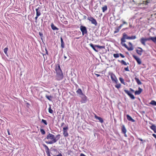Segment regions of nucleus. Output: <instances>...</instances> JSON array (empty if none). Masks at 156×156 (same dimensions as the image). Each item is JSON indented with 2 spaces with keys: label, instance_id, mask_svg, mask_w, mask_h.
<instances>
[{
  "label": "nucleus",
  "instance_id": "nucleus-1",
  "mask_svg": "<svg viewBox=\"0 0 156 156\" xmlns=\"http://www.w3.org/2000/svg\"><path fill=\"white\" fill-rule=\"evenodd\" d=\"M60 135L58 134L55 137L52 134L49 133L47 136L44 140H51L50 141H45V142L48 144H52L56 143L60 138Z\"/></svg>",
  "mask_w": 156,
  "mask_h": 156
},
{
  "label": "nucleus",
  "instance_id": "nucleus-2",
  "mask_svg": "<svg viewBox=\"0 0 156 156\" xmlns=\"http://www.w3.org/2000/svg\"><path fill=\"white\" fill-rule=\"evenodd\" d=\"M56 72V78L58 80H62L63 77V74L61 69L60 66L58 65V67L55 68Z\"/></svg>",
  "mask_w": 156,
  "mask_h": 156
},
{
  "label": "nucleus",
  "instance_id": "nucleus-3",
  "mask_svg": "<svg viewBox=\"0 0 156 156\" xmlns=\"http://www.w3.org/2000/svg\"><path fill=\"white\" fill-rule=\"evenodd\" d=\"M130 91H129L128 90L124 89V91L125 92L126 94L132 99H134L135 98L134 95L132 94L130 91L133 93L135 92L134 90L131 88H129Z\"/></svg>",
  "mask_w": 156,
  "mask_h": 156
},
{
  "label": "nucleus",
  "instance_id": "nucleus-4",
  "mask_svg": "<svg viewBox=\"0 0 156 156\" xmlns=\"http://www.w3.org/2000/svg\"><path fill=\"white\" fill-rule=\"evenodd\" d=\"M109 75L110 76L112 81L113 82L117 83L118 80L115 74H114L112 73H109Z\"/></svg>",
  "mask_w": 156,
  "mask_h": 156
},
{
  "label": "nucleus",
  "instance_id": "nucleus-5",
  "mask_svg": "<svg viewBox=\"0 0 156 156\" xmlns=\"http://www.w3.org/2000/svg\"><path fill=\"white\" fill-rule=\"evenodd\" d=\"M87 20L91 22L92 24H94L95 26L97 25V23L96 20L93 17L91 16H88L87 18Z\"/></svg>",
  "mask_w": 156,
  "mask_h": 156
},
{
  "label": "nucleus",
  "instance_id": "nucleus-6",
  "mask_svg": "<svg viewBox=\"0 0 156 156\" xmlns=\"http://www.w3.org/2000/svg\"><path fill=\"white\" fill-rule=\"evenodd\" d=\"M68 129L69 127L68 126L63 128V135L65 137H67L69 136L68 132Z\"/></svg>",
  "mask_w": 156,
  "mask_h": 156
},
{
  "label": "nucleus",
  "instance_id": "nucleus-7",
  "mask_svg": "<svg viewBox=\"0 0 156 156\" xmlns=\"http://www.w3.org/2000/svg\"><path fill=\"white\" fill-rule=\"evenodd\" d=\"M150 37L147 38L142 37L140 38V41L142 44H143L144 46H145L146 45L145 44L146 42L147 41H149L150 40Z\"/></svg>",
  "mask_w": 156,
  "mask_h": 156
},
{
  "label": "nucleus",
  "instance_id": "nucleus-8",
  "mask_svg": "<svg viewBox=\"0 0 156 156\" xmlns=\"http://www.w3.org/2000/svg\"><path fill=\"white\" fill-rule=\"evenodd\" d=\"M80 30L82 32L83 35L87 34V31L85 27L82 25L81 26H80Z\"/></svg>",
  "mask_w": 156,
  "mask_h": 156
},
{
  "label": "nucleus",
  "instance_id": "nucleus-9",
  "mask_svg": "<svg viewBox=\"0 0 156 156\" xmlns=\"http://www.w3.org/2000/svg\"><path fill=\"white\" fill-rule=\"evenodd\" d=\"M80 97L81 99L80 101L81 103H84L87 102V98L84 94L81 96H80Z\"/></svg>",
  "mask_w": 156,
  "mask_h": 156
},
{
  "label": "nucleus",
  "instance_id": "nucleus-10",
  "mask_svg": "<svg viewBox=\"0 0 156 156\" xmlns=\"http://www.w3.org/2000/svg\"><path fill=\"white\" fill-rule=\"evenodd\" d=\"M132 56L136 60L138 65H140L141 64L142 61L140 58L134 55H132Z\"/></svg>",
  "mask_w": 156,
  "mask_h": 156
},
{
  "label": "nucleus",
  "instance_id": "nucleus-11",
  "mask_svg": "<svg viewBox=\"0 0 156 156\" xmlns=\"http://www.w3.org/2000/svg\"><path fill=\"white\" fill-rule=\"evenodd\" d=\"M137 48L140 50L136 49V52L138 55L140 56L142 54L143 50L142 48L140 47H138Z\"/></svg>",
  "mask_w": 156,
  "mask_h": 156
},
{
  "label": "nucleus",
  "instance_id": "nucleus-12",
  "mask_svg": "<svg viewBox=\"0 0 156 156\" xmlns=\"http://www.w3.org/2000/svg\"><path fill=\"white\" fill-rule=\"evenodd\" d=\"M121 44H122V45L125 48H127V50L129 51H132L133 49V47H130L129 48L126 45V44L125 43H122Z\"/></svg>",
  "mask_w": 156,
  "mask_h": 156
},
{
  "label": "nucleus",
  "instance_id": "nucleus-13",
  "mask_svg": "<svg viewBox=\"0 0 156 156\" xmlns=\"http://www.w3.org/2000/svg\"><path fill=\"white\" fill-rule=\"evenodd\" d=\"M43 146L45 148V150H46V153L47 154H50L49 149L48 148V147L45 144H43Z\"/></svg>",
  "mask_w": 156,
  "mask_h": 156
},
{
  "label": "nucleus",
  "instance_id": "nucleus-14",
  "mask_svg": "<svg viewBox=\"0 0 156 156\" xmlns=\"http://www.w3.org/2000/svg\"><path fill=\"white\" fill-rule=\"evenodd\" d=\"M142 89L139 87L138 88V90H136L135 92V95L140 94L142 92Z\"/></svg>",
  "mask_w": 156,
  "mask_h": 156
},
{
  "label": "nucleus",
  "instance_id": "nucleus-15",
  "mask_svg": "<svg viewBox=\"0 0 156 156\" xmlns=\"http://www.w3.org/2000/svg\"><path fill=\"white\" fill-rule=\"evenodd\" d=\"M126 116L127 119L128 121H131L132 122H135V120L134 119H133L129 115H127Z\"/></svg>",
  "mask_w": 156,
  "mask_h": 156
},
{
  "label": "nucleus",
  "instance_id": "nucleus-16",
  "mask_svg": "<svg viewBox=\"0 0 156 156\" xmlns=\"http://www.w3.org/2000/svg\"><path fill=\"white\" fill-rule=\"evenodd\" d=\"M36 15L37 16H39L41 15V10L40 9L39 7L36 9Z\"/></svg>",
  "mask_w": 156,
  "mask_h": 156
},
{
  "label": "nucleus",
  "instance_id": "nucleus-17",
  "mask_svg": "<svg viewBox=\"0 0 156 156\" xmlns=\"http://www.w3.org/2000/svg\"><path fill=\"white\" fill-rule=\"evenodd\" d=\"M95 118L96 119L98 120H99V122H101V123H102L104 122L103 119L101 117L98 116L97 115H95Z\"/></svg>",
  "mask_w": 156,
  "mask_h": 156
},
{
  "label": "nucleus",
  "instance_id": "nucleus-18",
  "mask_svg": "<svg viewBox=\"0 0 156 156\" xmlns=\"http://www.w3.org/2000/svg\"><path fill=\"white\" fill-rule=\"evenodd\" d=\"M127 130L124 125H122V132L123 133H126Z\"/></svg>",
  "mask_w": 156,
  "mask_h": 156
},
{
  "label": "nucleus",
  "instance_id": "nucleus-19",
  "mask_svg": "<svg viewBox=\"0 0 156 156\" xmlns=\"http://www.w3.org/2000/svg\"><path fill=\"white\" fill-rule=\"evenodd\" d=\"M76 92L77 94H79L80 96H81L83 94H84L83 93L81 90L80 88H79L76 91Z\"/></svg>",
  "mask_w": 156,
  "mask_h": 156
},
{
  "label": "nucleus",
  "instance_id": "nucleus-20",
  "mask_svg": "<svg viewBox=\"0 0 156 156\" xmlns=\"http://www.w3.org/2000/svg\"><path fill=\"white\" fill-rule=\"evenodd\" d=\"M90 46L93 48V49L96 52H98V50H97L96 49L95 47H96L95 46V45H94L92 43H90Z\"/></svg>",
  "mask_w": 156,
  "mask_h": 156
},
{
  "label": "nucleus",
  "instance_id": "nucleus-21",
  "mask_svg": "<svg viewBox=\"0 0 156 156\" xmlns=\"http://www.w3.org/2000/svg\"><path fill=\"white\" fill-rule=\"evenodd\" d=\"M51 29L53 30H58V28H57L56 27H55L53 23H52L51 24Z\"/></svg>",
  "mask_w": 156,
  "mask_h": 156
},
{
  "label": "nucleus",
  "instance_id": "nucleus-22",
  "mask_svg": "<svg viewBox=\"0 0 156 156\" xmlns=\"http://www.w3.org/2000/svg\"><path fill=\"white\" fill-rule=\"evenodd\" d=\"M150 128L153 130L155 133H156V126L154 125H152L151 126Z\"/></svg>",
  "mask_w": 156,
  "mask_h": 156
},
{
  "label": "nucleus",
  "instance_id": "nucleus-23",
  "mask_svg": "<svg viewBox=\"0 0 156 156\" xmlns=\"http://www.w3.org/2000/svg\"><path fill=\"white\" fill-rule=\"evenodd\" d=\"M60 39H61V47L62 48H64V43L63 39L62 37H61Z\"/></svg>",
  "mask_w": 156,
  "mask_h": 156
},
{
  "label": "nucleus",
  "instance_id": "nucleus-24",
  "mask_svg": "<svg viewBox=\"0 0 156 156\" xmlns=\"http://www.w3.org/2000/svg\"><path fill=\"white\" fill-rule=\"evenodd\" d=\"M135 80L136 81V82H137V83L138 85H141L142 84V83L140 82V80L139 79L136 77L135 78Z\"/></svg>",
  "mask_w": 156,
  "mask_h": 156
},
{
  "label": "nucleus",
  "instance_id": "nucleus-25",
  "mask_svg": "<svg viewBox=\"0 0 156 156\" xmlns=\"http://www.w3.org/2000/svg\"><path fill=\"white\" fill-rule=\"evenodd\" d=\"M119 62H120L122 64L124 65L125 66H126L127 65L129 64V63H126L123 60H122L121 61L119 60H118Z\"/></svg>",
  "mask_w": 156,
  "mask_h": 156
},
{
  "label": "nucleus",
  "instance_id": "nucleus-26",
  "mask_svg": "<svg viewBox=\"0 0 156 156\" xmlns=\"http://www.w3.org/2000/svg\"><path fill=\"white\" fill-rule=\"evenodd\" d=\"M150 40H151L154 43H156V37H150Z\"/></svg>",
  "mask_w": 156,
  "mask_h": 156
},
{
  "label": "nucleus",
  "instance_id": "nucleus-27",
  "mask_svg": "<svg viewBox=\"0 0 156 156\" xmlns=\"http://www.w3.org/2000/svg\"><path fill=\"white\" fill-rule=\"evenodd\" d=\"M102 12H105L107 10L108 8L107 5H105L104 6L102 7Z\"/></svg>",
  "mask_w": 156,
  "mask_h": 156
},
{
  "label": "nucleus",
  "instance_id": "nucleus-28",
  "mask_svg": "<svg viewBox=\"0 0 156 156\" xmlns=\"http://www.w3.org/2000/svg\"><path fill=\"white\" fill-rule=\"evenodd\" d=\"M149 104L153 105L156 106V101L154 100H152Z\"/></svg>",
  "mask_w": 156,
  "mask_h": 156
},
{
  "label": "nucleus",
  "instance_id": "nucleus-29",
  "mask_svg": "<svg viewBox=\"0 0 156 156\" xmlns=\"http://www.w3.org/2000/svg\"><path fill=\"white\" fill-rule=\"evenodd\" d=\"M119 79L121 83L124 85H125V83L124 82V79L120 77L119 78Z\"/></svg>",
  "mask_w": 156,
  "mask_h": 156
},
{
  "label": "nucleus",
  "instance_id": "nucleus-30",
  "mask_svg": "<svg viewBox=\"0 0 156 156\" xmlns=\"http://www.w3.org/2000/svg\"><path fill=\"white\" fill-rule=\"evenodd\" d=\"M8 50V48L7 47L3 49V51L5 54L8 56L7 51Z\"/></svg>",
  "mask_w": 156,
  "mask_h": 156
},
{
  "label": "nucleus",
  "instance_id": "nucleus-31",
  "mask_svg": "<svg viewBox=\"0 0 156 156\" xmlns=\"http://www.w3.org/2000/svg\"><path fill=\"white\" fill-rule=\"evenodd\" d=\"M45 97L49 101H51V98H52V97L51 96H48L47 95H46L45 96Z\"/></svg>",
  "mask_w": 156,
  "mask_h": 156
},
{
  "label": "nucleus",
  "instance_id": "nucleus-32",
  "mask_svg": "<svg viewBox=\"0 0 156 156\" xmlns=\"http://www.w3.org/2000/svg\"><path fill=\"white\" fill-rule=\"evenodd\" d=\"M115 30L114 32V34H116V33H118L119 32V30H120V29L119 28V27H116L115 28Z\"/></svg>",
  "mask_w": 156,
  "mask_h": 156
},
{
  "label": "nucleus",
  "instance_id": "nucleus-33",
  "mask_svg": "<svg viewBox=\"0 0 156 156\" xmlns=\"http://www.w3.org/2000/svg\"><path fill=\"white\" fill-rule=\"evenodd\" d=\"M95 46L100 49H105V47L104 46H101L99 45H95Z\"/></svg>",
  "mask_w": 156,
  "mask_h": 156
},
{
  "label": "nucleus",
  "instance_id": "nucleus-34",
  "mask_svg": "<svg viewBox=\"0 0 156 156\" xmlns=\"http://www.w3.org/2000/svg\"><path fill=\"white\" fill-rule=\"evenodd\" d=\"M49 107L48 108V112L50 113H52L53 112V110L51 109V106L50 105H49Z\"/></svg>",
  "mask_w": 156,
  "mask_h": 156
},
{
  "label": "nucleus",
  "instance_id": "nucleus-35",
  "mask_svg": "<svg viewBox=\"0 0 156 156\" xmlns=\"http://www.w3.org/2000/svg\"><path fill=\"white\" fill-rule=\"evenodd\" d=\"M40 132L43 135H44L45 133V132L43 129H41Z\"/></svg>",
  "mask_w": 156,
  "mask_h": 156
},
{
  "label": "nucleus",
  "instance_id": "nucleus-36",
  "mask_svg": "<svg viewBox=\"0 0 156 156\" xmlns=\"http://www.w3.org/2000/svg\"><path fill=\"white\" fill-rule=\"evenodd\" d=\"M125 38H123V37H122L121 39V44H122V43H123V42H126V41L125 40Z\"/></svg>",
  "mask_w": 156,
  "mask_h": 156
},
{
  "label": "nucleus",
  "instance_id": "nucleus-37",
  "mask_svg": "<svg viewBox=\"0 0 156 156\" xmlns=\"http://www.w3.org/2000/svg\"><path fill=\"white\" fill-rule=\"evenodd\" d=\"M119 54L118 53L114 54H113L114 57L115 58H117L119 57Z\"/></svg>",
  "mask_w": 156,
  "mask_h": 156
},
{
  "label": "nucleus",
  "instance_id": "nucleus-38",
  "mask_svg": "<svg viewBox=\"0 0 156 156\" xmlns=\"http://www.w3.org/2000/svg\"><path fill=\"white\" fill-rule=\"evenodd\" d=\"M122 35H123L122 37L123 38H125V39H126V38L128 36L126 34H125V33H123Z\"/></svg>",
  "mask_w": 156,
  "mask_h": 156
},
{
  "label": "nucleus",
  "instance_id": "nucleus-39",
  "mask_svg": "<svg viewBox=\"0 0 156 156\" xmlns=\"http://www.w3.org/2000/svg\"><path fill=\"white\" fill-rule=\"evenodd\" d=\"M121 85L119 83V84H117L115 85V87L117 88V89H119L121 87Z\"/></svg>",
  "mask_w": 156,
  "mask_h": 156
},
{
  "label": "nucleus",
  "instance_id": "nucleus-40",
  "mask_svg": "<svg viewBox=\"0 0 156 156\" xmlns=\"http://www.w3.org/2000/svg\"><path fill=\"white\" fill-rule=\"evenodd\" d=\"M41 122H43L44 123V124L45 125H47V123L46 121V120L44 119H42L41 120Z\"/></svg>",
  "mask_w": 156,
  "mask_h": 156
},
{
  "label": "nucleus",
  "instance_id": "nucleus-41",
  "mask_svg": "<svg viewBox=\"0 0 156 156\" xmlns=\"http://www.w3.org/2000/svg\"><path fill=\"white\" fill-rule=\"evenodd\" d=\"M131 39L133 40L135 39L136 38V36H132L131 37Z\"/></svg>",
  "mask_w": 156,
  "mask_h": 156
},
{
  "label": "nucleus",
  "instance_id": "nucleus-42",
  "mask_svg": "<svg viewBox=\"0 0 156 156\" xmlns=\"http://www.w3.org/2000/svg\"><path fill=\"white\" fill-rule=\"evenodd\" d=\"M124 69L126 71H129V68H128V66L126 68H124Z\"/></svg>",
  "mask_w": 156,
  "mask_h": 156
},
{
  "label": "nucleus",
  "instance_id": "nucleus-43",
  "mask_svg": "<svg viewBox=\"0 0 156 156\" xmlns=\"http://www.w3.org/2000/svg\"><path fill=\"white\" fill-rule=\"evenodd\" d=\"M121 21H122V22L123 25L124 24H127V23L124 20H122Z\"/></svg>",
  "mask_w": 156,
  "mask_h": 156
},
{
  "label": "nucleus",
  "instance_id": "nucleus-44",
  "mask_svg": "<svg viewBox=\"0 0 156 156\" xmlns=\"http://www.w3.org/2000/svg\"><path fill=\"white\" fill-rule=\"evenodd\" d=\"M38 16H36V17H35V22L36 23H37V18H38Z\"/></svg>",
  "mask_w": 156,
  "mask_h": 156
},
{
  "label": "nucleus",
  "instance_id": "nucleus-45",
  "mask_svg": "<svg viewBox=\"0 0 156 156\" xmlns=\"http://www.w3.org/2000/svg\"><path fill=\"white\" fill-rule=\"evenodd\" d=\"M120 56L122 58H124L125 57V56L121 53L119 54Z\"/></svg>",
  "mask_w": 156,
  "mask_h": 156
},
{
  "label": "nucleus",
  "instance_id": "nucleus-46",
  "mask_svg": "<svg viewBox=\"0 0 156 156\" xmlns=\"http://www.w3.org/2000/svg\"><path fill=\"white\" fill-rule=\"evenodd\" d=\"M128 44H129V45L131 46L130 47H133L132 44L130 42H129L128 43Z\"/></svg>",
  "mask_w": 156,
  "mask_h": 156
},
{
  "label": "nucleus",
  "instance_id": "nucleus-47",
  "mask_svg": "<svg viewBox=\"0 0 156 156\" xmlns=\"http://www.w3.org/2000/svg\"><path fill=\"white\" fill-rule=\"evenodd\" d=\"M123 25V24H121L118 27H119V28H120V29L122 27Z\"/></svg>",
  "mask_w": 156,
  "mask_h": 156
},
{
  "label": "nucleus",
  "instance_id": "nucleus-48",
  "mask_svg": "<svg viewBox=\"0 0 156 156\" xmlns=\"http://www.w3.org/2000/svg\"><path fill=\"white\" fill-rule=\"evenodd\" d=\"M126 39L129 40L131 39V37L128 36V37H127L126 38Z\"/></svg>",
  "mask_w": 156,
  "mask_h": 156
},
{
  "label": "nucleus",
  "instance_id": "nucleus-49",
  "mask_svg": "<svg viewBox=\"0 0 156 156\" xmlns=\"http://www.w3.org/2000/svg\"><path fill=\"white\" fill-rule=\"evenodd\" d=\"M137 139H138V140L141 141H143V140L142 139H141V138H138Z\"/></svg>",
  "mask_w": 156,
  "mask_h": 156
},
{
  "label": "nucleus",
  "instance_id": "nucleus-50",
  "mask_svg": "<svg viewBox=\"0 0 156 156\" xmlns=\"http://www.w3.org/2000/svg\"><path fill=\"white\" fill-rule=\"evenodd\" d=\"M152 136L156 139V135L154 134H153Z\"/></svg>",
  "mask_w": 156,
  "mask_h": 156
},
{
  "label": "nucleus",
  "instance_id": "nucleus-51",
  "mask_svg": "<svg viewBox=\"0 0 156 156\" xmlns=\"http://www.w3.org/2000/svg\"><path fill=\"white\" fill-rule=\"evenodd\" d=\"M80 156H86L84 154H81L80 155Z\"/></svg>",
  "mask_w": 156,
  "mask_h": 156
},
{
  "label": "nucleus",
  "instance_id": "nucleus-52",
  "mask_svg": "<svg viewBox=\"0 0 156 156\" xmlns=\"http://www.w3.org/2000/svg\"><path fill=\"white\" fill-rule=\"evenodd\" d=\"M45 51H46V54L48 55V52L47 50L46 49H45Z\"/></svg>",
  "mask_w": 156,
  "mask_h": 156
},
{
  "label": "nucleus",
  "instance_id": "nucleus-53",
  "mask_svg": "<svg viewBox=\"0 0 156 156\" xmlns=\"http://www.w3.org/2000/svg\"><path fill=\"white\" fill-rule=\"evenodd\" d=\"M64 23L66 24H67L68 23V22L67 21H64Z\"/></svg>",
  "mask_w": 156,
  "mask_h": 156
},
{
  "label": "nucleus",
  "instance_id": "nucleus-54",
  "mask_svg": "<svg viewBox=\"0 0 156 156\" xmlns=\"http://www.w3.org/2000/svg\"><path fill=\"white\" fill-rule=\"evenodd\" d=\"M39 35H40V36L41 37H42L43 36V34H42V33H40V32L39 33Z\"/></svg>",
  "mask_w": 156,
  "mask_h": 156
},
{
  "label": "nucleus",
  "instance_id": "nucleus-55",
  "mask_svg": "<svg viewBox=\"0 0 156 156\" xmlns=\"http://www.w3.org/2000/svg\"><path fill=\"white\" fill-rule=\"evenodd\" d=\"M95 75L97 76V77H99V76H100V75H99V74H95Z\"/></svg>",
  "mask_w": 156,
  "mask_h": 156
},
{
  "label": "nucleus",
  "instance_id": "nucleus-56",
  "mask_svg": "<svg viewBox=\"0 0 156 156\" xmlns=\"http://www.w3.org/2000/svg\"><path fill=\"white\" fill-rule=\"evenodd\" d=\"M57 156H62V154L60 153L58 154L57 155Z\"/></svg>",
  "mask_w": 156,
  "mask_h": 156
},
{
  "label": "nucleus",
  "instance_id": "nucleus-57",
  "mask_svg": "<svg viewBox=\"0 0 156 156\" xmlns=\"http://www.w3.org/2000/svg\"><path fill=\"white\" fill-rule=\"evenodd\" d=\"M64 125H65V123L64 122H62L61 124V126H63Z\"/></svg>",
  "mask_w": 156,
  "mask_h": 156
},
{
  "label": "nucleus",
  "instance_id": "nucleus-58",
  "mask_svg": "<svg viewBox=\"0 0 156 156\" xmlns=\"http://www.w3.org/2000/svg\"><path fill=\"white\" fill-rule=\"evenodd\" d=\"M83 17L84 19H86L87 18V16H83Z\"/></svg>",
  "mask_w": 156,
  "mask_h": 156
},
{
  "label": "nucleus",
  "instance_id": "nucleus-59",
  "mask_svg": "<svg viewBox=\"0 0 156 156\" xmlns=\"http://www.w3.org/2000/svg\"><path fill=\"white\" fill-rule=\"evenodd\" d=\"M124 136L125 137H127V135L126 134V133H124Z\"/></svg>",
  "mask_w": 156,
  "mask_h": 156
},
{
  "label": "nucleus",
  "instance_id": "nucleus-60",
  "mask_svg": "<svg viewBox=\"0 0 156 156\" xmlns=\"http://www.w3.org/2000/svg\"><path fill=\"white\" fill-rule=\"evenodd\" d=\"M8 134L10 135V133H9V130H8Z\"/></svg>",
  "mask_w": 156,
  "mask_h": 156
},
{
  "label": "nucleus",
  "instance_id": "nucleus-61",
  "mask_svg": "<svg viewBox=\"0 0 156 156\" xmlns=\"http://www.w3.org/2000/svg\"><path fill=\"white\" fill-rule=\"evenodd\" d=\"M64 58L65 59H66L67 58V57L66 56H64Z\"/></svg>",
  "mask_w": 156,
  "mask_h": 156
},
{
  "label": "nucleus",
  "instance_id": "nucleus-62",
  "mask_svg": "<svg viewBox=\"0 0 156 156\" xmlns=\"http://www.w3.org/2000/svg\"><path fill=\"white\" fill-rule=\"evenodd\" d=\"M48 156H51L50 154H47Z\"/></svg>",
  "mask_w": 156,
  "mask_h": 156
},
{
  "label": "nucleus",
  "instance_id": "nucleus-63",
  "mask_svg": "<svg viewBox=\"0 0 156 156\" xmlns=\"http://www.w3.org/2000/svg\"><path fill=\"white\" fill-rule=\"evenodd\" d=\"M79 37H76V39H79Z\"/></svg>",
  "mask_w": 156,
  "mask_h": 156
},
{
  "label": "nucleus",
  "instance_id": "nucleus-64",
  "mask_svg": "<svg viewBox=\"0 0 156 156\" xmlns=\"http://www.w3.org/2000/svg\"><path fill=\"white\" fill-rule=\"evenodd\" d=\"M64 117H63L62 118V120L63 119H64Z\"/></svg>",
  "mask_w": 156,
  "mask_h": 156
}]
</instances>
